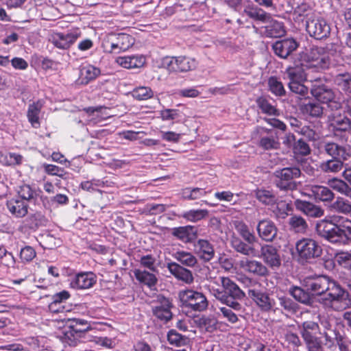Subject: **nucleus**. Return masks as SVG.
Segmentation results:
<instances>
[{
	"label": "nucleus",
	"instance_id": "52",
	"mask_svg": "<svg viewBox=\"0 0 351 351\" xmlns=\"http://www.w3.org/2000/svg\"><path fill=\"white\" fill-rule=\"evenodd\" d=\"M335 210L351 215V203L343 197H338L331 206Z\"/></svg>",
	"mask_w": 351,
	"mask_h": 351
},
{
	"label": "nucleus",
	"instance_id": "42",
	"mask_svg": "<svg viewBox=\"0 0 351 351\" xmlns=\"http://www.w3.org/2000/svg\"><path fill=\"white\" fill-rule=\"evenodd\" d=\"M255 195L257 199L265 205L274 206L278 202V197L269 190L257 189Z\"/></svg>",
	"mask_w": 351,
	"mask_h": 351
},
{
	"label": "nucleus",
	"instance_id": "58",
	"mask_svg": "<svg viewBox=\"0 0 351 351\" xmlns=\"http://www.w3.org/2000/svg\"><path fill=\"white\" fill-rule=\"evenodd\" d=\"M305 336L304 340L308 351H324L322 343L318 337L307 335Z\"/></svg>",
	"mask_w": 351,
	"mask_h": 351
},
{
	"label": "nucleus",
	"instance_id": "12",
	"mask_svg": "<svg viewBox=\"0 0 351 351\" xmlns=\"http://www.w3.org/2000/svg\"><path fill=\"white\" fill-rule=\"evenodd\" d=\"M306 29L311 37L318 40L328 37L330 33L329 24L317 15L306 21Z\"/></svg>",
	"mask_w": 351,
	"mask_h": 351
},
{
	"label": "nucleus",
	"instance_id": "7",
	"mask_svg": "<svg viewBox=\"0 0 351 351\" xmlns=\"http://www.w3.org/2000/svg\"><path fill=\"white\" fill-rule=\"evenodd\" d=\"M135 42L131 35L125 33L110 34L103 41V47L109 53H120L129 49Z\"/></svg>",
	"mask_w": 351,
	"mask_h": 351
},
{
	"label": "nucleus",
	"instance_id": "61",
	"mask_svg": "<svg viewBox=\"0 0 351 351\" xmlns=\"http://www.w3.org/2000/svg\"><path fill=\"white\" fill-rule=\"evenodd\" d=\"M304 111L311 117H319L323 114V108L320 104L312 102L304 105Z\"/></svg>",
	"mask_w": 351,
	"mask_h": 351
},
{
	"label": "nucleus",
	"instance_id": "35",
	"mask_svg": "<svg viewBox=\"0 0 351 351\" xmlns=\"http://www.w3.org/2000/svg\"><path fill=\"white\" fill-rule=\"evenodd\" d=\"M171 256L178 262L184 266L193 267L197 263V258L189 252L184 250H177L171 254Z\"/></svg>",
	"mask_w": 351,
	"mask_h": 351
},
{
	"label": "nucleus",
	"instance_id": "44",
	"mask_svg": "<svg viewBox=\"0 0 351 351\" xmlns=\"http://www.w3.org/2000/svg\"><path fill=\"white\" fill-rule=\"evenodd\" d=\"M328 184L333 190L351 198V187L342 180L334 178L329 180Z\"/></svg>",
	"mask_w": 351,
	"mask_h": 351
},
{
	"label": "nucleus",
	"instance_id": "39",
	"mask_svg": "<svg viewBox=\"0 0 351 351\" xmlns=\"http://www.w3.org/2000/svg\"><path fill=\"white\" fill-rule=\"evenodd\" d=\"M208 214L206 209H191L182 213L180 217L188 221L196 223L207 218Z\"/></svg>",
	"mask_w": 351,
	"mask_h": 351
},
{
	"label": "nucleus",
	"instance_id": "21",
	"mask_svg": "<svg viewBox=\"0 0 351 351\" xmlns=\"http://www.w3.org/2000/svg\"><path fill=\"white\" fill-rule=\"evenodd\" d=\"M69 281L70 287L74 289H87L96 283L97 277L93 272H82L71 278Z\"/></svg>",
	"mask_w": 351,
	"mask_h": 351
},
{
	"label": "nucleus",
	"instance_id": "2",
	"mask_svg": "<svg viewBox=\"0 0 351 351\" xmlns=\"http://www.w3.org/2000/svg\"><path fill=\"white\" fill-rule=\"evenodd\" d=\"M316 231L330 243L346 245L351 242V220L342 216L332 215L319 221Z\"/></svg>",
	"mask_w": 351,
	"mask_h": 351
},
{
	"label": "nucleus",
	"instance_id": "29",
	"mask_svg": "<svg viewBox=\"0 0 351 351\" xmlns=\"http://www.w3.org/2000/svg\"><path fill=\"white\" fill-rule=\"evenodd\" d=\"M241 266L246 271L261 277L267 276L269 273L266 266L256 260L243 261Z\"/></svg>",
	"mask_w": 351,
	"mask_h": 351
},
{
	"label": "nucleus",
	"instance_id": "54",
	"mask_svg": "<svg viewBox=\"0 0 351 351\" xmlns=\"http://www.w3.org/2000/svg\"><path fill=\"white\" fill-rule=\"evenodd\" d=\"M269 90L276 96H282L285 90L282 83L276 77H270L268 80Z\"/></svg>",
	"mask_w": 351,
	"mask_h": 351
},
{
	"label": "nucleus",
	"instance_id": "14",
	"mask_svg": "<svg viewBox=\"0 0 351 351\" xmlns=\"http://www.w3.org/2000/svg\"><path fill=\"white\" fill-rule=\"evenodd\" d=\"M329 129L335 136L346 140V134L351 130V121L344 115L334 113L329 117Z\"/></svg>",
	"mask_w": 351,
	"mask_h": 351
},
{
	"label": "nucleus",
	"instance_id": "19",
	"mask_svg": "<svg viewBox=\"0 0 351 351\" xmlns=\"http://www.w3.org/2000/svg\"><path fill=\"white\" fill-rule=\"evenodd\" d=\"M298 47L299 43L293 38L280 40L272 45L274 53L282 59L287 58Z\"/></svg>",
	"mask_w": 351,
	"mask_h": 351
},
{
	"label": "nucleus",
	"instance_id": "11",
	"mask_svg": "<svg viewBox=\"0 0 351 351\" xmlns=\"http://www.w3.org/2000/svg\"><path fill=\"white\" fill-rule=\"evenodd\" d=\"M295 248L299 256L306 260L319 257L322 252V247L311 238H303L298 241Z\"/></svg>",
	"mask_w": 351,
	"mask_h": 351
},
{
	"label": "nucleus",
	"instance_id": "50",
	"mask_svg": "<svg viewBox=\"0 0 351 351\" xmlns=\"http://www.w3.org/2000/svg\"><path fill=\"white\" fill-rule=\"evenodd\" d=\"M167 340L170 344L177 347L185 346L189 342L187 337L180 335L175 330H171L168 332Z\"/></svg>",
	"mask_w": 351,
	"mask_h": 351
},
{
	"label": "nucleus",
	"instance_id": "41",
	"mask_svg": "<svg viewBox=\"0 0 351 351\" xmlns=\"http://www.w3.org/2000/svg\"><path fill=\"white\" fill-rule=\"evenodd\" d=\"M43 107L41 101H38L36 103L30 104L27 110V118L34 128H38L40 126L39 114Z\"/></svg>",
	"mask_w": 351,
	"mask_h": 351
},
{
	"label": "nucleus",
	"instance_id": "62",
	"mask_svg": "<svg viewBox=\"0 0 351 351\" xmlns=\"http://www.w3.org/2000/svg\"><path fill=\"white\" fill-rule=\"evenodd\" d=\"M79 330H70L64 335V342L70 346H76L80 343V337L78 336Z\"/></svg>",
	"mask_w": 351,
	"mask_h": 351
},
{
	"label": "nucleus",
	"instance_id": "25",
	"mask_svg": "<svg viewBox=\"0 0 351 351\" xmlns=\"http://www.w3.org/2000/svg\"><path fill=\"white\" fill-rule=\"evenodd\" d=\"M169 271L178 280H182L186 284L193 282L192 272L176 262H169L167 265Z\"/></svg>",
	"mask_w": 351,
	"mask_h": 351
},
{
	"label": "nucleus",
	"instance_id": "63",
	"mask_svg": "<svg viewBox=\"0 0 351 351\" xmlns=\"http://www.w3.org/2000/svg\"><path fill=\"white\" fill-rule=\"evenodd\" d=\"M337 261L342 267L351 269V253L348 252H342L336 256Z\"/></svg>",
	"mask_w": 351,
	"mask_h": 351
},
{
	"label": "nucleus",
	"instance_id": "23",
	"mask_svg": "<svg viewBox=\"0 0 351 351\" xmlns=\"http://www.w3.org/2000/svg\"><path fill=\"white\" fill-rule=\"evenodd\" d=\"M261 258L271 268L279 267L281 260L278 250L271 245H264L261 249Z\"/></svg>",
	"mask_w": 351,
	"mask_h": 351
},
{
	"label": "nucleus",
	"instance_id": "13",
	"mask_svg": "<svg viewBox=\"0 0 351 351\" xmlns=\"http://www.w3.org/2000/svg\"><path fill=\"white\" fill-rule=\"evenodd\" d=\"M247 292L249 297L262 311L276 312L278 309L275 300L271 298L267 293L257 288L250 289Z\"/></svg>",
	"mask_w": 351,
	"mask_h": 351
},
{
	"label": "nucleus",
	"instance_id": "27",
	"mask_svg": "<svg viewBox=\"0 0 351 351\" xmlns=\"http://www.w3.org/2000/svg\"><path fill=\"white\" fill-rule=\"evenodd\" d=\"M89 328L87 327L83 330H79L80 342H93L95 345L101 346L106 348H112V340L108 337H99L94 336L88 332Z\"/></svg>",
	"mask_w": 351,
	"mask_h": 351
},
{
	"label": "nucleus",
	"instance_id": "45",
	"mask_svg": "<svg viewBox=\"0 0 351 351\" xmlns=\"http://www.w3.org/2000/svg\"><path fill=\"white\" fill-rule=\"evenodd\" d=\"M290 229L296 233H305L308 224L305 219L298 215H293L289 219Z\"/></svg>",
	"mask_w": 351,
	"mask_h": 351
},
{
	"label": "nucleus",
	"instance_id": "28",
	"mask_svg": "<svg viewBox=\"0 0 351 351\" xmlns=\"http://www.w3.org/2000/svg\"><path fill=\"white\" fill-rule=\"evenodd\" d=\"M296 208L311 217H320L324 215V210L309 202L296 199L294 203Z\"/></svg>",
	"mask_w": 351,
	"mask_h": 351
},
{
	"label": "nucleus",
	"instance_id": "6",
	"mask_svg": "<svg viewBox=\"0 0 351 351\" xmlns=\"http://www.w3.org/2000/svg\"><path fill=\"white\" fill-rule=\"evenodd\" d=\"M285 73L289 80L288 84L290 90L301 96H305L308 93V89L302 82L306 81L313 84L314 77L309 75V72H306L303 69L295 65L288 67Z\"/></svg>",
	"mask_w": 351,
	"mask_h": 351
},
{
	"label": "nucleus",
	"instance_id": "17",
	"mask_svg": "<svg viewBox=\"0 0 351 351\" xmlns=\"http://www.w3.org/2000/svg\"><path fill=\"white\" fill-rule=\"evenodd\" d=\"M311 92L317 101L322 103L332 102L335 99L333 91L323 84L320 77H314Z\"/></svg>",
	"mask_w": 351,
	"mask_h": 351
},
{
	"label": "nucleus",
	"instance_id": "46",
	"mask_svg": "<svg viewBox=\"0 0 351 351\" xmlns=\"http://www.w3.org/2000/svg\"><path fill=\"white\" fill-rule=\"evenodd\" d=\"M236 230L247 243H249L250 244H255L258 242V240L257 237L250 230L248 226L245 223L239 222L236 226Z\"/></svg>",
	"mask_w": 351,
	"mask_h": 351
},
{
	"label": "nucleus",
	"instance_id": "55",
	"mask_svg": "<svg viewBox=\"0 0 351 351\" xmlns=\"http://www.w3.org/2000/svg\"><path fill=\"white\" fill-rule=\"evenodd\" d=\"M336 84L344 91L351 94L350 73H340L335 77Z\"/></svg>",
	"mask_w": 351,
	"mask_h": 351
},
{
	"label": "nucleus",
	"instance_id": "16",
	"mask_svg": "<svg viewBox=\"0 0 351 351\" xmlns=\"http://www.w3.org/2000/svg\"><path fill=\"white\" fill-rule=\"evenodd\" d=\"M323 151L332 158L348 160L351 158V146L339 144L332 141H324L322 143Z\"/></svg>",
	"mask_w": 351,
	"mask_h": 351
},
{
	"label": "nucleus",
	"instance_id": "22",
	"mask_svg": "<svg viewBox=\"0 0 351 351\" xmlns=\"http://www.w3.org/2000/svg\"><path fill=\"white\" fill-rule=\"evenodd\" d=\"M193 247L195 254L204 262H209L215 257L214 245L207 239H197L195 241Z\"/></svg>",
	"mask_w": 351,
	"mask_h": 351
},
{
	"label": "nucleus",
	"instance_id": "34",
	"mask_svg": "<svg viewBox=\"0 0 351 351\" xmlns=\"http://www.w3.org/2000/svg\"><path fill=\"white\" fill-rule=\"evenodd\" d=\"M232 246L237 252L243 255L252 257L258 256V252L255 249L254 244L244 243L239 239H232Z\"/></svg>",
	"mask_w": 351,
	"mask_h": 351
},
{
	"label": "nucleus",
	"instance_id": "32",
	"mask_svg": "<svg viewBox=\"0 0 351 351\" xmlns=\"http://www.w3.org/2000/svg\"><path fill=\"white\" fill-rule=\"evenodd\" d=\"M6 206L10 213L16 217H23L27 213V203L19 198L8 200Z\"/></svg>",
	"mask_w": 351,
	"mask_h": 351
},
{
	"label": "nucleus",
	"instance_id": "43",
	"mask_svg": "<svg viewBox=\"0 0 351 351\" xmlns=\"http://www.w3.org/2000/svg\"><path fill=\"white\" fill-rule=\"evenodd\" d=\"M134 274L138 281L145 284L149 287H152L157 282L156 276L146 270L135 269Z\"/></svg>",
	"mask_w": 351,
	"mask_h": 351
},
{
	"label": "nucleus",
	"instance_id": "60",
	"mask_svg": "<svg viewBox=\"0 0 351 351\" xmlns=\"http://www.w3.org/2000/svg\"><path fill=\"white\" fill-rule=\"evenodd\" d=\"M219 311L222 317L231 324H235L239 321L238 315L232 308L227 306H222L219 308Z\"/></svg>",
	"mask_w": 351,
	"mask_h": 351
},
{
	"label": "nucleus",
	"instance_id": "38",
	"mask_svg": "<svg viewBox=\"0 0 351 351\" xmlns=\"http://www.w3.org/2000/svg\"><path fill=\"white\" fill-rule=\"evenodd\" d=\"M193 229V228L191 226L174 228L171 234L185 243H191L195 237V234L192 233Z\"/></svg>",
	"mask_w": 351,
	"mask_h": 351
},
{
	"label": "nucleus",
	"instance_id": "57",
	"mask_svg": "<svg viewBox=\"0 0 351 351\" xmlns=\"http://www.w3.org/2000/svg\"><path fill=\"white\" fill-rule=\"evenodd\" d=\"M18 194L19 197L22 199L21 200L24 202L34 199L37 196L36 191L32 189L30 186L26 184L19 187Z\"/></svg>",
	"mask_w": 351,
	"mask_h": 351
},
{
	"label": "nucleus",
	"instance_id": "10",
	"mask_svg": "<svg viewBox=\"0 0 351 351\" xmlns=\"http://www.w3.org/2000/svg\"><path fill=\"white\" fill-rule=\"evenodd\" d=\"M162 65L169 72H187L195 69L197 62L194 58L186 56L165 57Z\"/></svg>",
	"mask_w": 351,
	"mask_h": 351
},
{
	"label": "nucleus",
	"instance_id": "47",
	"mask_svg": "<svg viewBox=\"0 0 351 351\" xmlns=\"http://www.w3.org/2000/svg\"><path fill=\"white\" fill-rule=\"evenodd\" d=\"M289 293L295 300L304 304H309L311 302L310 294L299 287L293 286L289 288Z\"/></svg>",
	"mask_w": 351,
	"mask_h": 351
},
{
	"label": "nucleus",
	"instance_id": "59",
	"mask_svg": "<svg viewBox=\"0 0 351 351\" xmlns=\"http://www.w3.org/2000/svg\"><path fill=\"white\" fill-rule=\"evenodd\" d=\"M298 133L309 141H316L319 139L320 136L319 132L309 125L302 126L300 130H298Z\"/></svg>",
	"mask_w": 351,
	"mask_h": 351
},
{
	"label": "nucleus",
	"instance_id": "4",
	"mask_svg": "<svg viewBox=\"0 0 351 351\" xmlns=\"http://www.w3.org/2000/svg\"><path fill=\"white\" fill-rule=\"evenodd\" d=\"M330 64V55L324 47H315L308 52H302L294 60V65L303 69L309 75L313 69L317 71L328 69Z\"/></svg>",
	"mask_w": 351,
	"mask_h": 351
},
{
	"label": "nucleus",
	"instance_id": "40",
	"mask_svg": "<svg viewBox=\"0 0 351 351\" xmlns=\"http://www.w3.org/2000/svg\"><path fill=\"white\" fill-rule=\"evenodd\" d=\"M256 102L263 113L269 116H278L280 114L279 110L267 97H260L257 98Z\"/></svg>",
	"mask_w": 351,
	"mask_h": 351
},
{
	"label": "nucleus",
	"instance_id": "8",
	"mask_svg": "<svg viewBox=\"0 0 351 351\" xmlns=\"http://www.w3.org/2000/svg\"><path fill=\"white\" fill-rule=\"evenodd\" d=\"M301 175L298 167H290L277 169L274 172L275 184L280 190L293 191L297 188L295 181Z\"/></svg>",
	"mask_w": 351,
	"mask_h": 351
},
{
	"label": "nucleus",
	"instance_id": "48",
	"mask_svg": "<svg viewBox=\"0 0 351 351\" xmlns=\"http://www.w3.org/2000/svg\"><path fill=\"white\" fill-rule=\"evenodd\" d=\"M267 34L270 37H280L285 34L283 23L271 20L266 27Z\"/></svg>",
	"mask_w": 351,
	"mask_h": 351
},
{
	"label": "nucleus",
	"instance_id": "53",
	"mask_svg": "<svg viewBox=\"0 0 351 351\" xmlns=\"http://www.w3.org/2000/svg\"><path fill=\"white\" fill-rule=\"evenodd\" d=\"M132 95L134 99L138 101H143L153 97L154 92L149 87L139 86L132 91Z\"/></svg>",
	"mask_w": 351,
	"mask_h": 351
},
{
	"label": "nucleus",
	"instance_id": "31",
	"mask_svg": "<svg viewBox=\"0 0 351 351\" xmlns=\"http://www.w3.org/2000/svg\"><path fill=\"white\" fill-rule=\"evenodd\" d=\"M315 15L312 6L306 2L299 4L293 13L294 20L298 22L303 21L304 19L306 21H308L310 18L312 19Z\"/></svg>",
	"mask_w": 351,
	"mask_h": 351
},
{
	"label": "nucleus",
	"instance_id": "36",
	"mask_svg": "<svg viewBox=\"0 0 351 351\" xmlns=\"http://www.w3.org/2000/svg\"><path fill=\"white\" fill-rule=\"evenodd\" d=\"M70 298V293L67 291H62L53 295L52 302L49 305V309L53 313H60L64 311V306L56 307V304H62Z\"/></svg>",
	"mask_w": 351,
	"mask_h": 351
},
{
	"label": "nucleus",
	"instance_id": "9",
	"mask_svg": "<svg viewBox=\"0 0 351 351\" xmlns=\"http://www.w3.org/2000/svg\"><path fill=\"white\" fill-rule=\"evenodd\" d=\"M179 298L182 304L195 311H203L208 306L206 297L201 292L193 289H186L179 293Z\"/></svg>",
	"mask_w": 351,
	"mask_h": 351
},
{
	"label": "nucleus",
	"instance_id": "18",
	"mask_svg": "<svg viewBox=\"0 0 351 351\" xmlns=\"http://www.w3.org/2000/svg\"><path fill=\"white\" fill-rule=\"evenodd\" d=\"M80 36L78 30H74L67 34L53 33L50 38V41L58 49H66L73 44Z\"/></svg>",
	"mask_w": 351,
	"mask_h": 351
},
{
	"label": "nucleus",
	"instance_id": "3",
	"mask_svg": "<svg viewBox=\"0 0 351 351\" xmlns=\"http://www.w3.org/2000/svg\"><path fill=\"white\" fill-rule=\"evenodd\" d=\"M215 283H221V288H215L209 285L210 293L221 303L232 308L238 313L243 312L242 305L237 302L245 298V293L230 278L219 276L215 281Z\"/></svg>",
	"mask_w": 351,
	"mask_h": 351
},
{
	"label": "nucleus",
	"instance_id": "20",
	"mask_svg": "<svg viewBox=\"0 0 351 351\" xmlns=\"http://www.w3.org/2000/svg\"><path fill=\"white\" fill-rule=\"evenodd\" d=\"M257 131L261 135L258 145L261 148L265 150L278 148L280 143L277 132L263 127L258 128Z\"/></svg>",
	"mask_w": 351,
	"mask_h": 351
},
{
	"label": "nucleus",
	"instance_id": "30",
	"mask_svg": "<svg viewBox=\"0 0 351 351\" xmlns=\"http://www.w3.org/2000/svg\"><path fill=\"white\" fill-rule=\"evenodd\" d=\"M116 62L121 66L131 69L141 68L145 63V58L143 56H125L117 58Z\"/></svg>",
	"mask_w": 351,
	"mask_h": 351
},
{
	"label": "nucleus",
	"instance_id": "37",
	"mask_svg": "<svg viewBox=\"0 0 351 351\" xmlns=\"http://www.w3.org/2000/svg\"><path fill=\"white\" fill-rule=\"evenodd\" d=\"M322 171L326 173H337L343 167V160L331 158L323 161L319 165Z\"/></svg>",
	"mask_w": 351,
	"mask_h": 351
},
{
	"label": "nucleus",
	"instance_id": "49",
	"mask_svg": "<svg viewBox=\"0 0 351 351\" xmlns=\"http://www.w3.org/2000/svg\"><path fill=\"white\" fill-rule=\"evenodd\" d=\"M244 12L250 18L263 22L269 21L270 15L261 8L254 7H247Z\"/></svg>",
	"mask_w": 351,
	"mask_h": 351
},
{
	"label": "nucleus",
	"instance_id": "51",
	"mask_svg": "<svg viewBox=\"0 0 351 351\" xmlns=\"http://www.w3.org/2000/svg\"><path fill=\"white\" fill-rule=\"evenodd\" d=\"M207 192L202 188H186L182 191V195L185 199L195 200L206 195Z\"/></svg>",
	"mask_w": 351,
	"mask_h": 351
},
{
	"label": "nucleus",
	"instance_id": "26",
	"mask_svg": "<svg viewBox=\"0 0 351 351\" xmlns=\"http://www.w3.org/2000/svg\"><path fill=\"white\" fill-rule=\"evenodd\" d=\"M307 190L309 191V195L314 197L315 199L322 202H331L334 197L335 194L327 186L322 185H310Z\"/></svg>",
	"mask_w": 351,
	"mask_h": 351
},
{
	"label": "nucleus",
	"instance_id": "24",
	"mask_svg": "<svg viewBox=\"0 0 351 351\" xmlns=\"http://www.w3.org/2000/svg\"><path fill=\"white\" fill-rule=\"evenodd\" d=\"M258 236L265 241H272L277 234V228L274 223L269 219L261 220L257 225Z\"/></svg>",
	"mask_w": 351,
	"mask_h": 351
},
{
	"label": "nucleus",
	"instance_id": "33",
	"mask_svg": "<svg viewBox=\"0 0 351 351\" xmlns=\"http://www.w3.org/2000/svg\"><path fill=\"white\" fill-rule=\"evenodd\" d=\"M100 74V69L92 64L83 65L80 70V78L85 84L95 80Z\"/></svg>",
	"mask_w": 351,
	"mask_h": 351
},
{
	"label": "nucleus",
	"instance_id": "64",
	"mask_svg": "<svg viewBox=\"0 0 351 351\" xmlns=\"http://www.w3.org/2000/svg\"><path fill=\"white\" fill-rule=\"evenodd\" d=\"M293 151L295 154L302 156H306L310 154L309 146L302 139H300L295 143Z\"/></svg>",
	"mask_w": 351,
	"mask_h": 351
},
{
	"label": "nucleus",
	"instance_id": "5",
	"mask_svg": "<svg viewBox=\"0 0 351 351\" xmlns=\"http://www.w3.org/2000/svg\"><path fill=\"white\" fill-rule=\"evenodd\" d=\"M318 320L319 334L324 337L325 346L332 349L338 345L341 348L345 344L344 326L327 315H319Z\"/></svg>",
	"mask_w": 351,
	"mask_h": 351
},
{
	"label": "nucleus",
	"instance_id": "56",
	"mask_svg": "<svg viewBox=\"0 0 351 351\" xmlns=\"http://www.w3.org/2000/svg\"><path fill=\"white\" fill-rule=\"evenodd\" d=\"M317 332H319V326L318 323L313 321H306L302 324V328L301 330V334L303 339L305 338V335L315 336Z\"/></svg>",
	"mask_w": 351,
	"mask_h": 351
},
{
	"label": "nucleus",
	"instance_id": "15",
	"mask_svg": "<svg viewBox=\"0 0 351 351\" xmlns=\"http://www.w3.org/2000/svg\"><path fill=\"white\" fill-rule=\"evenodd\" d=\"M172 304L169 298L162 295L156 296L152 302V311L153 315L162 322H168L172 317L171 308Z\"/></svg>",
	"mask_w": 351,
	"mask_h": 351
},
{
	"label": "nucleus",
	"instance_id": "1",
	"mask_svg": "<svg viewBox=\"0 0 351 351\" xmlns=\"http://www.w3.org/2000/svg\"><path fill=\"white\" fill-rule=\"evenodd\" d=\"M308 291L320 295L319 302L325 308L340 311L351 306V298L347 291L327 276H319L305 280Z\"/></svg>",
	"mask_w": 351,
	"mask_h": 351
}]
</instances>
